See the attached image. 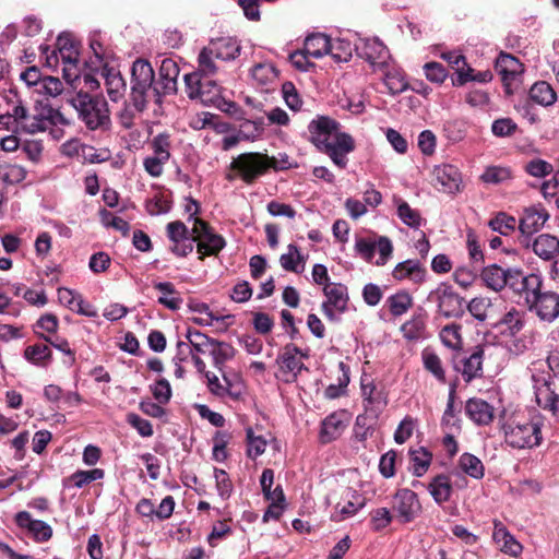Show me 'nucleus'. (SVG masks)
Here are the masks:
<instances>
[{
	"mask_svg": "<svg viewBox=\"0 0 559 559\" xmlns=\"http://www.w3.org/2000/svg\"><path fill=\"white\" fill-rule=\"evenodd\" d=\"M341 123L323 115H318L308 124L309 141L320 152L330 157L333 164L344 169L348 164L347 155L355 151L354 138L341 130Z\"/></svg>",
	"mask_w": 559,
	"mask_h": 559,
	"instance_id": "1",
	"label": "nucleus"
},
{
	"mask_svg": "<svg viewBox=\"0 0 559 559\" xmlns=\"http://www.w3.org/2000/svg\"><path fill=\"white\" fill-rule=\"evenodd\" d=\"M166 229L173 243L170 250L178 257H186L192 252L194 242L198 243L200 259L217 254L225 245L224 239L214 234L209 225L200 218H194L191 237L188 235L187 226L179 221L168 223Z\"/></svg>",
	"mask_w": 559,
	"mask_h": 559,
	"instance_id": "2",
	"label": "nucleus"
},
{
	"mask_svg": "<svg viewBox=\"0 0 559 559\" xmlns=\"http://www.w3.org/2000/svg\"><path fill=\"white\" fill-rule=\"evenodd\" d=\"M499 427L506 444L512 449H534L543 441L540 421L521 413L503 412L499 417Z\"/></svg>",
	"mask_w": 559,
	"mask_h": 559,
	"instance_id": "3",
	"label": "nucleus"
},
{
	"mask_svg": "<svg viewBox=\"0 0 559 559\" xmlns=\"http://www.w3.org/2000/svg\"><path fill=\"white\" fill-rule=\"evenodd\" d=\"M71 105L88 130L104 131L110 128L108 104L103 97L80 92L71 99Z\"/></svg>",
	"mask_w": 559,
	"mask_h": 559,
	"instance_id": "4",
	"label": "nucleus"
},
{
	"mask_svg": "<svg viewBox=\"0 0 559 559\" xmlns=\"http://www.w3.org/2000/svg\"><path fill=\"white\" fill-rule=\"evenodd\" d=\"M12 97L14 98L13 116L16 117L19 132L35 134L45 131L49 127L51 122L50 108L35 106L31 109L15 93H12Z\"/></svg>",
	"mask_w": 559,
	"mask_h": 559,
	"instance_id": "5",
	"label": "nucleus"
},
{
	"mask_svg": "<svg viewBox=\"0 0 559 559\" xmlns=\"http://www.w3.org/2000/svg\"><path fill=\"white\" fill-rule=\"evenodd\" d=\"M186 92L190 99H198L206 106L218 104L221 87L210 79H203L199 72H191L183 76Z\"/></svg>",
	"mask_w": 559,
	"mask_h": 559,
	"instance_id": "6",
	"label": "nucleus"
},
{
	"mask_svg": "<svg viewBox=\"0 0 559 559\" xmlns=\"http://www.w3.org/2000/svg\"><path fill=\"white\" fill-rule=\"evenodd\" d=\"M354 249L367 262H372L374 253L378 251L379 257L374 261L378 266L385 265L393 253L392 241L386 236H379L377 239L356 237Z\"/></svg>",
	"mask_w": 559,
	"mask_h": 559,
	"instance_id": "7",
	"label": "nucleus"
},
{
	"mask_svg": "<svg viewBox=\"0 0 559 559\" xmlns=\"http://www.w3.org/2000/svg\"><path fill=\"white\" fill-rule=\"evenodd\" d=\"M428 300L435 302L438 312L445 318H457L464 313V299L452 286L441 283L436 289L430 292Z\"/></svg>",
	"mask_w": 559,
	"mask_h": 559,
	"instance_id": "8",
	"label": "nucleus"
},
{
	"mask_svg": "<svg viewBox=\"0 0 559 559\" xmlns=\"http://www.w3.org/2000/svg\"><path fill=\"white\" fill-rule=\"evenodd\" d=\"M323 293L326 300L322 304V311L329 320L336 321L338 314L347 309V287L340 283L326 284Z\"/></svg>",
	"mask_w": 559,
	"mask_h": 559,
	"instance_id": "9",
	"label": "nucleus"
},
{
	"mask_svg": "<svg viewBox=\"0 0 559 559\" xmlns=\"http://www.w3.org/2000/svg\"><path fill=\"white\" fill-rule=\"evenodd\" d=\"M519 242L544 261H551L559 253V239L550 234H539L536 237L520 236Z\"/></svg>",
	"mask_w": 559,
	"mask_h": 559,
	"instance_id": "10",
	"label": "nucleus"
},
{
	"mask_svg": "<svg viewBox=\"0 0 559 559\" xmlns=\"http://www.w3.org/2000/svg\"><path fill=\"white\" fill-rule=\"evenodd\" d=\"M393 510L401 523L414 521L421 513L417 493L408 488L399 489L393 496Z\"/></svg>",
	"mask_w": 559,
	"mask_h": 559,
	"instance_id": "11",
	"label": "nucleus"
},
{
	"mask_svg": "<svg viewBox=\"0 0 559 559\" xmlns=\"http://www.w3.org/2000/svg\"><path fill=\"white\" fill-rule=\"evenodd\" d=\"M186 337L188 342L179 341L177 343L178 353L176 359L185 361L192 353L202 355L210 354L214 340L194 329H188Z\"/></svg>",
	"mask_w": 559,
	"mask_h": 559,
	"instance_id": "12",
	"label": "nucleus"
},
{
	"mask_svg": "<svg viewBox=\"0 0 559 559\" xmlns=\"http://www.w3.org/2000/svg\"><path fill=\"white\" fill-rule=\"evenodd\" d=\"M549 217V213L542 204L525 207L519 221L520 236L532 237L544 227Z\"/></svg>",
	"mask_w": 559,
	"mask_h": 559,
	"instance_id": "13",
	"label": "nucleus"
},
{
	"mask_svg": "<svg viewBox=\"0 0 559 559\" xmlns=\"http://www.w3.org/2000/svg\"><path fill=\"white\" fill-rule=\"evenodd\" d=\"M15 524L28 533L37 543L48 542L52 537L51 526L40 520H34L29 512L20 511L14 518Z\"/></svg>",
	"mask_w": 559,
	"mask_h": 559,
	"instance_id": "14",
	"label": "nucleus"
},
{
	"mask_svg": "<svg viewBox=\"0 0 559 559\" xmlns=\"http://www.w3.org/2000/svg\"><path fill=\"white\" fill-rule=\"evenodd\" d=\"M432 180L435 186H440L439 189L445 193H456L461 190L462 176L454 165L436 166L432 171Z\"/></svg>",
	"mask_w": 559,
	"mask_h": 559,
	"instance_id": "15",
	"label": "nucleus"
},
{
	"mask_svg": "<svg viewBox=\"0 0 559 559\" xmlns=\"http://www.w3.org/2000/svg\"><path fill=\"white\" fill-rule=\"evenodd\" d=\"M163 95L164 94L157 85V82L148 84H132L130 102L136 111L142 112L146 109L150 100L160 104Z\"/></svg>",
	"mask_w": 559,
	"mask_h": 559,
	"instance_id": "16",
	"label": "nucleus"
},
{
	"mask_svg": "<svg viewBox=\"0 0 559 559\" xmlns=\"http://www.w3.org/2000/svg\"><path fill=\"white\" fill-rule=\"evenodd\" d=\"M355 49L371 66H383L389 59V50L378 38L359 39Z\"/></svg>",
	"mask_w": 559,
	"mask_h": 559,
	"instance_id": "17",
	"label": "nucleus"
},
{
	"mask_svg": "<svg viewBox=\"0 0 559 559\" xmlns=\"http://www.w3.org/2000/svg\"><path fill=\"white\" fill-rule=\"evenodd\" d=\"M349 424V417L345 411L334 412L326 416L320 429V441L330 443L338 439Z\"/></svg>",
	"mask_w": 559,
	"mask_h": 559,
	"instance_id": "18",
	"label": "nucleus"
},
{
	"mask_svg": "<svg viewBox=\"0 0 559 559\" xmlns=\"http://www.w3.org/2000/svg\"><path fill=\"white\" fill-rule=\"evenodd\" d=\"M542 321L552 322L559 317V294L555 292L540 293L530 305Z\"/></svg>",
	"mask_w": 559,
	"mask_h": 559,
	"instance_id": "19",
	"label": "nucleus"
},
{
	"mask_svg": "<svg viewBox=\"0 0 559 559\" xmlns=\"http://www.w3.org/2000/svg\"><path fill=\"white\" fill-rule=\"evenodd\" d=\"M302 357H307L296 345L287 344L283 354L280 356L281 370L287 373L286 382L296 381L297 376L302 369H306Z\"/></svg>",
	"mask_w": 559,
	"mask_h": 559,
	"instance_id": "20",
	"label": "nucleus"
},
{
	"mask_svg": "<svg viewBox=\"0 0 559 559\" xmlns=\"http://www.w3.org/2000/svg\"><path fill=\"white\" fill-rule=\"evenodd\" d=\"M486 349V347L477 346L469 356L463 357L456 362L455 368L461 372L465 382H471L483 376V361Z\"/></svg>",
	"mask_w": 559,
	"mask_h": 559,
	"instance_id": "21",
	"label": "nucleus"
},
{
	"mask_svg": "<svg viewBox=\"0 0 559 559\" xmlns=\"http://www.w3.org/2000/svg\"><path fill=\"white\" fill-rule=\"evenodd\" d=\"M51 59L56 63L61 60L62 64L78 66L79 50L76 43L69 34H61L57 38V51H52L50 57H47V62L50 64Z\"/></svg>",
	"mask_w": 559,
	"mask_h": 559,
	"instance_id": "22",
	"label": "nucleus"
},
{
	"mask_svg": "<svg viewBox=\"0 0 559 559\" xmlns=\"http://www.w3.org/2000/svg\"><path fill=\"white\" fill-rule=\"evenodd\" d=\"M392 277L396 281H409L413 284H421L426 278V270L418 260H405L395 265Z\"/></svg>",
	"mask_w": 559,
	"mask_h": 559,
	"instance_id": "23",
	"label": "nucleus"
},
{
	"mask_svg": "<svg viewBox=\"0 0 559 559\" xmlns=\"http://www.w3.org/2000/svg\"><path fill=\"white\" fill-rule=\"evenodd\" d=\"M179 72L180 69L175 60L170 58H165L162 60L157 85L164 95L174 94L177 92V80Z\"/></svg>",
	"mask_w": 559,
	"mask_h": 559,
	"instance_id": "24",
	"label": "nucleus"
},
{
	"mask_svg": "<svg viewBox=\"0 0 559 559\" xmlns=\"http://www.w3.org/2000/svg\"><path fill=\"white\" fill-rule=\"evenodd\" d=\"M100 76L104 79L108 97L112 102L120 100L124 96L127 90L126 81L121 73L114 68L104 67L100 72Z\"/></svg>",
	"mask_w": 559,
	"mask_h": 559,
	"instance_id": "25",
	"label": "nucleus"
},
{
	"mask_svg": "<svg viewBox=\"0 0 559 559\" xmlns=\"http://www.w3.org/2000/svg\"><path fill=\"white\" fill-rule=\"evenodd\" d=\"M466 415L478 426H487L493 419V407L477 397L469 399L465 405Z\"/></svg>",
	"mask_w": 559,
	"mask_h": 559,
	"instance_id": "26",
	"label": "nucleus"
},
{
	"mask_svg": "<svg viewBox=\"0 0 559 559\" xmlns=\"http://www.w3.org/2000/svg\"><path fill=\"white\" fill-rule=\"evenodd\" d=\"M492 538L500 547V550L510 556L516 557L523 549L522 545L500 521L493 522Z\"/></svg>",
	"mask_w": 559,
	"mask_h": 559,
	"instance_id": "27",
	"label": "nucleus"
},
{
	"mask_svg": "<svg viewBox=\"0 0 559 559\" xmlns=\"http://www.w3.org/2000/svg\"><path fill=\"white\" fill-rule=\"evenodd\" d=\"M495 69L501 76L503 83L509 85L510 82L516 78V75L522 73L523 66L519 59L512 55L501 52L496 60Z\"/></svg>",
	"mask_w": 559,
	"mask_h": 559,
	"instance_id": "28",
	"label": "nucleus"
},
{
	"mask_svg": "<svg viewBox=\"0 0 559 559\" xmlns=\"http://www.w3.org/2000/svg\"><path fill=\"white\" fill-rule=\"evenodd\" d=\"M274 158L261 153H247V183L276 167Z\"/></svg>",
	"mask_w": 559,
	"mask_h": 559,
	"instance_id": "29",
	"label": "nucleus"
},
{
	"mask_svg": "<svg viewBox=\"0 0 559 559\" xmlns=\"http://www.w3.org/2000/svg\"><path fill=\"white\" fill-rule=\"evenodd\" d=\"M153 287L160 294L158 304L173 311L180 309L183 300L171 282H155Z\"/></svg>",
	"mask_w": 559,
	"mask_h": 559,
	"instance_id": "30",
	"label": "nucleus"
},
{
	"mask_svg": "<svg viewBox=\"0 0 559 559\" xmlns=\"http://www.w3.org/2000/svg\"><path fill=\"white\" fill-rule=\"evenodd\" d=\"M426 488L431 495L433 501L439 506L448 502L453 491L451 480L445 474L435 476Z\"/></svg>",
	"mask_w": 559,
	"mask_h": 559,
	"instance_id": "31",
	"label": "nucleus"
},
{
	"mask_svg": "<svg viewBox=\"0 0 559 559\" xmlns=\"http://www.w3.org/2000/svg\"><path fill=\"white\" fill-rule=\"evenodd\" d=\"M210 48L217 59L231 60L240 55L241 45L233 37H222L212 39L209 43Z\"/></svg>",
	"mask_w": 559,
	"mask_h": 559,
	"instance_id": "32",
	"label": "nucleus"
},
{
	"mask_svg": "<svg viewBox=\"0 0 559 559\" xmlns=\"http://www.w3.org/2000/svg\"><path fill=\"white\" fill-rule=\"evenodd\" d=\"M535 399L539 407L551 412L559 419V394L551 389L549 382L545 381L536 388Z\"/></svg>",
	"mask_w": 559,
	"mask_h": 559,
	"instance_id": "33",
	"label": "nucleus"
},
{
	"mask_svg": "<svg viewBox=\"0 0 559 559\" xmlns=\"http://www.w3.org/2000/svg\"><path fill=\"white\" fill-rule=\"evenodd\" d=\"M361 393L364 402L366 403V409L373 412L376 415L380 413L388 404L386 395L383 391L378 390L372 383H362Z\"/></svg>",
	"mask_w": 559,
	"mask_h": 559,
	"instance_id": "34",
	"label": "nucleus"
},
{
	"mask_svg": "<svg viewBox=\"0 0 559 559\" xmlns=\"http://www.w3.org/2000/svg\"><path fill=\"white\" fill-rule=\"evenodd\" d=\"M506 275L507 269H502L498 264L484 267L480 274L486 287L497 293L506 287Z\"/></svg>",
	"mask_w": 559,
	"mask_h": 559,
	"instance_id": "35",
	"label": "nucleus"
},
{
	"mask_svg": "<svg viewBox=\"0 0 559 559\" xmlns=\"http://www.w3.org/2000/svg\"><path fill=\"white\" fill-rule=\"evenodd\" d=\"M281 266L288 272L299 273L304 270L305 258L296 245H288L287 252L280 257Z\"/></svg>",
	"mask_w": 559,
	"mask_h": 559,
	"instance_id": "36",
	"label": "nucleus"
},
{
	"mask_svg": "<svg viewBox=\"0 0 559 559\" xmlns=\"http://www.w3.org/2000/svg\"><path fill=\"white\" fill-rule=\"evenodd\" d=\"M155 82L153 67L147 60L136 59L131 68V85L148 84Z\"/></svg>",
	"mask_w": 559,
	"mask_h": 559,
	"instance_id": "37",
	"label": "nucleus"
},
{
	"mask_svg": "<svg viewBox=\"0 0 559 559\" xmlns=\"http://www.w3.org/2000/svg\"><path fill=\"white\" fill-rule=\"evenodd\" d=\"M530 98L542 106H550L556 102V93L545 81L536 82L530 90Z\"/></svg>",
	"mask_w": 559,
	"mask_h": 559,
	"instance_id": "38",
	"label": "nucleus"
},
{
	"mask_svg": "<svg viewBox=\"0 0 559 559\" xmlns=\"http://www.w3.org/2000/svg\"><path fill=\"white\" fill-rule=\"evenodd\" d=\"M330 38L324 34H313L305 40V51L312 58H321L328 53Z\"/></svg>",
	"mask_w": 559,
	"mask_h": 559,
	"instance_id": "39",
	"label": "nucleus"
},
{
	"mask_svg": "<svg viewBox=\"0 0 559 559\" xmlns=\"http://www.w3.org/2000/svg\"><path fill=\"white\" fill-rule=\"evenodd\" d=\"M460 468L468 476L480 479L485 475V467L483 462L471 453H463L459 459Z\"/></svg>",
	"mask_w": 559,
	"mask_h": 559,
	"instance_id": "40",
	"label": "nucleus"
},
{
	"mask_svg": "<svg viewBox=\"0 0 559 559\" xmlns=\"http://www.w3.org/2000/svg\"><path fill=\"white\" fill-rule=\"evenodd\" d=\"M24 358L36 366L45 367L51 359V350L45 344L31 345L25 348Z\"/></svg>",
	"mask_w": 559,
	"mask_h": 559,
	"instance_id": "41",
	"label": "nucleus"
},
{
	"mask_svg": "<svg viewBox=\"0 0 559 559\" xmlns=\"http://www.w3.org/2000/svg\"><path fill=\"white\" fill-rule=\"evenodd\" d=\"M389 310L392 316L400 317L407 312V310L413 306L412 296L405 292H399L392 296H390L386 300Z\"/></svg>",
	"mask_w": 559,
	"mask_h": 559,
	"instance_id": "42",
	"label": "nucleus"
},
{
	"mask_svg": "<svg viewBox=\"0 0 559 559\" xmlns=\"http://www.w3.org/2000/svg\"><path fill=\"white\" fill-rule=\"evenodd\" d=\"M152 150V155L160 157L165 160H169L171 157V136L170 134L163 132L156 134L148 143Z\"/></svg>",
	"mask_w": 559,
	"mask_h": 559,
	"instance_id": "43",
	"label": "nucleus"
},
{
	"mask_svg": "<svg viewBox=\"0 0 559 559\" xmlns=\"http://www.w3.org/2000/svg\"><path fill=\"white\" fill-rule=\"evenodd\" d=\"M277 78V72L271 63H258L251 69V79L258 85L269 86Z\"/></svg>",
	"mask_w": 559,
	"mask_h": 559,
	"instance_id": "44",
	"label": "nucleus"
},
{
	"mask_svg": "<svg viewBox=\"0 0 559 559\" xmlns=\"http://www.w3.org/2000/svg\"><path fill=\"white\" fill-rule=\"evenodd\" d=\"M194 322L199 325L215 326L216 329L225 330L233 324L234 316L206 312V314H200V317L194 318Z\"/></svg>",
	"mask_w": 559,
	"mask_h": 559,
	"instance_id": "45",
	"label": "nucleus"
},
{
	"mask_svg": "<svg viewBox=\"0 0 559 559\" xmlns=\"http://www.w3.org/2000/svg\"><path fill=\"white\" fill-rule=\"evenodd\" d=\"M542 284L543 281L538 274H526L523 287L518 292V294L524 296L525 301L531 305L534 301V298H537L542 293Z\"/></svg>",
	"mask_w": 559,
	"mask_h": 559,
	"instance_id": "46",
	"label": "nucleus"
},
{
	"mask_svg": "<svg viewBox=\"0 0 559 559\" xmlns=\"http://www.w3.org/2000/svg\"><path fill=\"white\" fill-rule=\"evenodd\" d=\"M273 480L274 472L270 468L264 469L260 477V484L265 498L271 501H284L285 497L281 486L272 490Z\"/></svg>",
	"mask_w": 559,
	"mask_h": 559,
	"instance_id": "47",
	"label": "nucleus"
},
{
	"mask_svg": "<svg viewBox=\"0 0 559 559\" xmlns=\"http://www.w3.org/2000/svg\"><path fill=\"white\" fill-rule=\"evenodd\" d=\"M395 203L397 205V215L404 224L412 228H418L421 225L423 218L417 210L412 209L409 204L402 199H396Z\"/></svg>",
	"mask_w": 559,
	"mask_h": 559,
	"instance_id": "48",
	"label": "nucleus"
},
{
	"mask_svg": "<svg viewBox=\"0 0 559 559\" xmlns=\"http://www.w3.org/2000/svg\"><path fill=\"white\" fill-rule=\"evenodd\" d=\"M488 225L493 231H497L502 236H508L515 230L516 219L504 212H499L489 221Z\"/></svg>",
	"mask_w": 559,
	"mask_h": 559,
	"instance_id": "49",
	"label": "nucleus"
},
{
	"mask_svg": "<svg viewBox=\"0 0 559 559\" xmlns=\"http://www.w3.org/2000/svg\"><path fill=\"white\" fill-rule=\"evenodd\" d=\"M425 318L421 314L414 316L401 326L403 336L409 341L419 340L425 334Z\"/></svg>",
	"mask_w": 559,
	"mask_h": 559,
	"instance_id": "50",
	"label": "nucleus"
},
{
	"mask_svg": "<svg viewBox=\"0 0 559 559\" xmlns=\"http://www.w3.org/2000/svg\"><path fill=\"white\" fill-rule=\"evenodd\" d=\"M466 247L472 264L481 266L484 263V252L478 236L471 228L466 231Z\"/></svg>",
	"mask_w": 559,
	"mask_h": 559,
	"instance_id": "51",
	"label": "nucleus"
},
{
	"mask_svg": "<svg viewBox=\"0 0 559 559\" xmlns=\"http://www.w3.org/2000/svg\"><path fill=\"white\" fill-rule=\"evenodd\" d=\"M512 178V171L509 167L489 166L481 174L480 179L485 183L499 185Z\"/></svg>",
	"mask_w": 559,
	"mask_h": 559,
	"instance_id": "52",
	"label": "nucleus"
},
{
	"mask_svg": "<svg viewBox=\"0 0 559 559\" xmlns=\"http://www.w3.org/2000/svg\"><path fill=\"white\" fill-rule=\"evenodd\" d=\"M329 55L336 62H347L352 58L353 47L348 40L345 39H330Z\"/></svg>",
	"mask_w": 559,
	"mask_h": 559,
	"instance_id": "53",
	"label": "nucleus"
},
{
	"mask_svg": "<svg viewBox=\"0 0 559 559\" xmlns=\"http://www.w3.org/2000/svg\"><path fill=\"white\" fill-rule=\"evenodd\" d=\"M215 59H217L213 52V49L210 46H205L199 53L198 57V70L200 75H212L216 72L217 67L215 64Z\"/></svg>",
	"mask_w": 559,
	"mask_h": 559,
	"instance_id": "54",
	"label": "nucleus"
},
{
	"mask_svg": "<svg viewBox=\"0 0 559 559\" xmlns=\"http://www.w3.org/2000/svg\"><path fill=\"white\" fill-rule=\"evenodd\" d=\"M440 340L444 346L456 349L462 345L461 325L451 323L443 326L440 331Z\"/></svg>",
	"mask_w": 559,
	"mask_h": 559,
	"instance_id": "55",
	"label": "nucleus"
},
{
	"mask_svg": "<svg viewBox=\"0 0 559 559\" xmlns=\"http://www.w3.org/2000/svg\"><path fill=\"white\" fill-rule=\"evenodd\" d=\"M413 462V474L421 477L429 468L431 463V454L424 448L411 452Z\"/></svg>",
	"mask_w": 559,
	"mask_h": 559,
	"instance_id": "56",
	"label": "nucleus"
},
{
	"mask_svg": "<svg viewBox=\"0 0 559 559\" xmlns=\"http://www.w3.org/2000/svg\"><path fill=\"white\" fill-rule=\"evenodd\" d=\"M209 355L213 358L214 366L221 370L222 366L233 357L234 348L227 343L214 341Z\"/></svg>",
	"mask_w": 559,
	"mask_h": 559,
	"instance_id": "57",
	"label": "nucleus"
},
{
	"mask_svg": "<svg viewBox=\"0 0 559 559\" xmlns=\"http://www.w3.org/2000/svg\"><path fill=\"white\" fill-rule=\"evenodd\" d=\"M340 370L342 371L343 376L340 378V381L337 384H330L325 391L324 396L329 400H334L340 396H342L345 393V390L349 383V373H348V367L341 361L338 364Z\"/></svg>",
	"mask_w": 559,
	"mask_h": 559,
	"instance_id": "58",
	"label": "nucleus"
},
{
	"mask_svg": "<svg viewBox=\"0 0 559 559\" xmlns=\"http://www.w3.org/2000/svg\"><path fill=\"white\" fill-rule=\"evenodd\" d=\"M501 325L507 328L509 335H515L524 326V316L519 310L512 308L509 310L500 321Z\"/></svg>",
	"mask_w": 559,
	"mask_h": 559,
	"instance_id": "59",
	"label": "nucleus"
},
{
	"mask_svg": "<svg viewBox=\"0 0 559 559\" xmlns=\"http://www.w3.org/2000/svg\"><path fill=\"white\" fill-rule=\"evenodd\" d=\"M491 300L487 297H475L467 304V310L476 320L484 322L487 319Z\"/></svg>",
	"mask_w": 559,
	"mask_h": 559,
	"instance_id": "60",
	"label": "nucleus"
},
{
	"mask_svg": "<svg viewBox=\"0 0 559 559\" xmlns=\"http://www.w3.org/2000/svg\"><path fill=\"white\" fill-rule=\"evenodd\" d=\"M269 439L264 436H255L251 429H247V455L257 457L261 455L266 448Z\"/></svg>",
	"mask_w": 559,
	"mask_h": 559,
	"instance_id": "61",
	"label": "nucleus"
},
{
	"mask_svg": "<svg viewBox=\"0 0 559 559\" xmlns=\"http://www.w3.org/2000/svg\"><path fill=\"white\" fill-rule=\"evenodd\" d=\"M105 473L102 468H94L91 471H76L70 477L76 488H82L85 485L102 479Z\"/></svg>",
	"mask_w": 559,
	"mask_h": 559,
	"instance_id": "62",
	"label": "nucleus"
},
{
	"mask_svg": "<svg viewBox=\"0 0 559 559\" xmlns=\"http://www.w3.org/2000/svg\"><path fill=\"white\" fill-rule=\"evenodd\" d=\"M423 360L425 368L430 371L439 381H445V372L440 358L432 352L424 350Z\"/></svg>",
	"mask_w": 559,
	"mask_h": 559,
	"instance_id": "63",
	"label": "nucleus"
},
{
	"mask_svg": "<svg viewBox=\"0 0 559 559\" xmlns=\"http://www.w3.org/2000/svg\"><path fill=\"white\" fill-rule=\"evenodd\" d=\"M423 70L426 79L432 83L441 84L448 78L445 68L436 61L425 63Z\"/></svg>",
	"mask_w": 559,
	"mask_h": 559,
	"instance_id": "64",
	"label": "nucleus"
}]
</instances>
